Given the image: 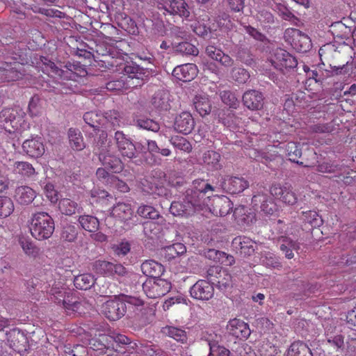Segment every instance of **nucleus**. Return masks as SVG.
<instances>
[{
  "label": "nucleus",
  "mask_w": 356,
  "mask_h": 356,
  "mask_svg": "<svg viewBox=\"0 0 356 356\" xmlns=\"http://www.w3.org/2000/svg\"><path fill=\"white\" fill-rule=\"evenodd\" d=\"M58 209L63 214L72 216L76 211L79 212L81 207L72 200L70 198H63L59 201Z\"/></svg>",
  "instance_id": "39"
},
{
  "label": "nucleus",
  "mask_w": 356,
  "mask_h": 356,
  "mask_svg": "<svg viewBox=\"0 0 356 356\" xmlns=\"http://www.w3.org/2000/svg\"><path fill=\"white\" fill-rule=\"evenodd\" d=\"M172 144L177 148L186 152H190L192 149V146L187 140L183 137L176 136L172 138Z\"/></svg>",
  "instance_id": "60"
},
{
  "label": "nucleus",
  "mask_w": 356,
  "mask_h": 356,
  "mask_svg": "<svg viewBox=\"0 0 356 356\" xmlns=\"http://www.w3.org/2000/svg\"><path fill=\"white\" fill-rule=\"evenodd\" d=\"M205 256L209 259L221 261L222 263H224L225 261L221 259L225 257L226 259L227 260L226 264L227 265H232L234 262V259L232 256L227 255L226 253L221 251L216 250L214 249H209L205 253Z\"/></svg>",
  "instance_id": "50"
},
{
  "label": "nucleus",
  "mask_w": 356,
  "mask_h": 356,
  "mask_svg": "<svg viewBox=\"0 0 356 356\" xmlns=\"http://www.w3.org/2000/svg\"><path fill=\"white\" fill-rule=\"evenodd\" d=\"M22 148L31 157H39L44 153V146L40 137L26 140L22 144Z\"/></svg>",
  "instance_id": "20"
},
{
  "label": "nucleus",
  "mask_w": 356,
  "mask_h": 356,
  "mask_svg": "<svg viewBox=\"0 0 356 356\" xmlns=\"http://www.w3.org/2000/svg\"><path fill=\"white\" fill-rule=\"evenodd\" d=\"M271 195L277 199L280 200L283 203L288 205H293L298 201L296 194L290 186L275 184L270 188Z\"/></svg>",
  "instance_id": "14"
},
{
  "label": "nucleus",
  "mask_w": 356,
  "mask_h": 356,
  "mask_svg": "<svg viewBox=\"0 0 356 356\" xmlns=\"http://www.w3.org/2000/svg\"><path fill=\"white\" fill-rule=\"evenodd\" d=\"M78 227L74 225L67 224L62 228L60 239L66 243H73L77 238Z\"/></svg>",
  "instance_id": "44"
},
{
  "label": "nucleus",
  "mask_w": 356,
  "mask_h": 356,
  "mask_svg": "<svg viewBox=\"0 0 356 356\" xmlns=\"http://www.w3.org/2000/svg\"><path fill=\"white\" fill-rule=\"evenodd\" d=\"M111 216L121 221H127L132 218L133 209L129 204L119 202L113 207Z\"/></svg>",
  "instance_id": "29"
},
{
  "label": "nucleus",
  "mask_w": 356,
  "mask_h": 356,
  "mask_svg": "<svg viewBox=\"0 0 356 356\" xmlns=\"http://www.w3.org/2000/svg\"><path fill=\"white\" fill-rule=\"evenodd\" d=\"M101 119L102 117L93 111L86 112L83 115L85 122L95 130H98L99 131Z\"/></svg>",
  "instance_id": "54"
},
{
  "label": "nucleus",
  "mask_w": 356,
  "mask_h": 356,
  "mask_svg": "<svg viewBox=\"0 0 356 356\" xmlns=\"http://www.w3.org/2000/svg\"><path fill=\"white\" fill-rule=\"evenodd\" d=\"M212 192H208L204 197L209 196L210 201L208 204L204 205L203 210H208L216 216H225L229 214L232 210V203L230 200L225 196H215L211 199Z\"/></svg>",
  "instance_id": "8"
},
{
  "label": "nucleus",
  "mask_w": 356,
  "mask_h": 356,
  "mask_svg": "<svg viewBox=\"0 0 356 356\" xmlns=\"http://www.w3.org/2000/svg\"><path fill=\"white\" fill-rule=\"evenodd\" d=\"M38 67L49 76L60 78L63 80H75L78 76H83L86 73L79 63L68 62L64 67L59 68L56 64L46 57L41 56L37 63Z\"/></svg>",
  "instance_id": "2"
},
{
  "label": "nucleus",
  "mask_w": 356,
  "mask_h": 356,
  "mask_svg": "<svg viewBox=\"0 0 356 356\" xmlns=\"http://www.w3.org/2000/svg\"><path fill=\"white\" fill-rule=\"evenodd\" d=\"M215 338V339H207L210 350L208 356H229V350L225 347L218 345V339L220 337L216 335Z\"/></svg>",
  "instance_id": "45"
},
{
  "label": "nucleus",
  "mask_w": 356,
  "mask_h": 356,
  "mask_svg": "<svg viewBox=\"0 0 356 356\" xmlns=\"http://www.w3.org/2000/svg\"><path fill=\"white\" fill-rule=\"evenodd\" d=\"M276 9L283 19L290 21L293 24H296V21H298V19L285 6L278 4L276 6Z\"/></svg>",
  "instance_id": "59"
},
{
  "label": "nucleus",
  "mask_w": 356,
  "mask_h": 356,
  "mask_svg": "<svg viewBox=\"0 0 356 356\" xmlns=\"http://www.w3.org/2000/svg\"><path fill=\"white\" fill-rule=\"evenodd\" d=\"M213 287L205 280L197 281L190 290L191 297L197 300H208L213 296Z\"/></svg>",
  "instance_id": "15"
},
{
  "label": "nucleus",
  "mask_w": 356,
  "mask_h": 356,
  "mask_svg": "<svg viewBox=\"0 0 356 356\" xmlns=\"http://www.w3.org/2000/svg\"><path fill=\"white\" fill-rule=\"evenodd\" d=\"M40 99L38 96H33L29 104L28 109L31 116H37L41 112Z\"/></svg>",
  "instance_id": "62"
},
{
  "label": "nucleus",
  "mask_w": 356,
  "mask_h": 356,
  "mask_svg": "<svg viewBox=\"0 0 356 356\" xmlns=\"http://www.w3.org/2000/svg\"><path fill=\"white\" fill-rule=\"evenodd\" d=\"M194 106L197 112L201 115L204 116L211 111V104L209 98L206 95H196L193 100Z\"/></svg>",
  "instance_id": "37"
},
{
  "label": "nucleus",
  "mask_w": 356,
  "mask_h": 356,
  "mask_svg": "<svg viewBox=\"0 0 356 356\" xmlns=\"http://www.w3.org/2000/svg\"><path fill=\"white\" fill-rule=\"evenodd\" d=\"M18 243L24 254L30 257L40 258L42 251L29 238L21 236L19 238Z\"/></svg>",
  "instance_id": "27"
},
{
  "label": "nucleus",
  "mask_w": 356,
  "mask_h": 356,
  "mask_svg": "<svg viewBox=\"0 0 356 356\" xmlns=\"http://www.w3.org/2000/svg\"><path fill=\"white\" fill-rule=\"evenodd\" d=\"M214 191L213 187L202 179L193 181L192 188L186 191L183 202L174 201L170 211L173 216H188L197 211H202L204 205L208 204L210 197H204L208 192Z\"/></svg>",
  "instance_id": "1"
},
{
  "label": "nucleus",
  "mask_w": 356,
  "mask_h": 356,
  "mask_svg": "<svg viewBox=\"0 0 356 356\" xmlns=\"http://www.w3.org/2000/svg\"><path fill=\"white\" fill-rule=\"evenodd\" d=\"M243 102L250 110H260L264 105V97L263 95L257 90H248L243 95Z\"/></svg>",
  "instance_id": "19"
},
{
  "label": "nucleus",
  "mask_w": 356,
  "mask_h": 356,
  "mask_svg": "<svg viewBox=\"0 0 356 356\" xmlns=\"http://www.w3.org/2000/svg\"><path fill=\"white\" fill-rule=\"evenodd\" d=\"M99 138L95 143L94 151L96 154L100 155V153H107L111 152L112 145L111 142L108 141L107 133L104 131H99Z\"/></svg>",
  "instance_id": "41"
},
{
  "label": "nucleus",
  "mask_w": 356,
  "mask_h": 356,
  "mask_svg": "<svg viewBox=\"0 0 356 356\" xmlns=\"http://www.w3.org/2000/svg\"><path fill=\"white\" fill-rule=\"evenodd\" d=\"M163 332L181 343L185 342L187 339L186 332L175 327H165L163 328Z\"/></svg>",
  "instance_id": "52"
},
{
  "label": "nucleus",
  "mask_w": 356,
  "mask_h": 356,
  "mask_svg": "<svg viewBox=\"0 0 356 356\" xmlns=\"http://www.w3.org/2000/svg\"><path fill=\"white\" fill-rule=\"evenodd\" d=\"M220 186L227 193L237 194L248 188L249 182L242 177L225 175L220 180Z\"/></svg>",
  "instance_id": "12"
},
{
  "label": "nucleus",
  "mask_w": 356,
  "mask_h": 356,
  "mask_svg": "<svg viewBox=\"0 0 356 356\" xmlns=\"http://www.w3.org/2000/svg\"><path fill=\"white\" fill-rule=\"evenodd\" d=\"M136 125L140 129L152 131L153 132H157L160 129L159 124L156 121L145 116L137 118Z\"/></svg>",
  "instance_id": "47"
},
{
  "label": "nucleus",
  "mask_w": 356,
  "mask_h": 356,
  "mask_svg": "<svg viewBox=\"0 0 356 356\" xmlns=\"http://www.w3.org/2000/svg\"><path fill=\"white\" fill-rule=\"evenodd\" d=\"M215 282L220 290L226 291L232 286V277L227 270H224L221 271L219 277H216Z\"/></svg>",
  "instance_id": "55"
},
{
  "label": "nucleus",
  "mask_w": 356,
  "mask_h": 356,
  "mask_svg": "<svg viewBox=\"0 0 356 356\" xmlns=\"http://www.w3.org/2000/svg\"><path fill=\"white\" fill-rule=\"evenodd\" d=\"M14 211L13 200L6 196H0V218L9 216Z\"/></svg>",
  "instance_id": "51"
},
{
  "label": "nucleus",
  "mask_w": 356,
  "mask_h": 356,
  "mask_svg": "<svg viewBox=\"0 0 356 356\" xmlns=\"http://www.w3.org/2000/svg\"><path fill=\"white\" fill-rule=\"evenodd\" d=\"M141 270L146 276L154 279L162 275L164 268L161 264L154 260H147L141 264Z\"/></svg>",
  "instance_id": "30"
},
{
  "label": "nucleus",
  "mask_w": 356,
  "mask_h": 356,
  "mask_svg": "<svg viewBox=\"0 0 356 356\" xmlns=\"http://www.w3.org/2000/svg\"><path fill=\"white\" fill-rule=\"evenodd\" d=\"M79 222L81 227L89 232H95L99 227L98 219L92 216L83 215L79 218Z\"/></svg>",
  "instance_id": "40"
},
{
  "label": "nucleus",
  "mask_w": 356,
  "mask_h": 356,
  "mask_svg": "<svg viewBox=\"0 0 356 356\" xmlns=\"http://www.w3.org/2000/svg\"><path fill=\"white\" fill-rule=\"evenodd\" d=\"M23 75V65L19 62L5 63L0 66V81H17Z\"/></svg>",
  "instance_id": "13"
},
{
  "label": "nucleus",
  "mask_w": 356,
  "mask_h": 356,
  "mask_svg": "<svg viewBox=\"0 0 356 356\" xmlns=\"http://www.w3.org/2000/svg\"><path fill=\"white\" fill-rule=\"evenodd\" d=\"M284 148L291 161L301 165H303L302 162H299L297 160L302 155V151L296 143L289 142L285 145Z\"/></svg>",
  "instance_id": "49"
},
{
  "label": "nucleus",
  "mask_w": 356,
  "mask_h": 356,
  "mask_svg": "<svg viewBox=\"0 0 356 356\" xmlns=\"http://www.w3.org/2000/svg\"><path fill=\"white\" fill-rule=\"evenodd\" d=\"M164 10L170 15L188 18L190 12L184 0H167L163 4Z\"/></svg>",
  "instance_id": "17"
},
{
  "label": "nucleus",
  "mask_w": 356,
  "mask_h": 356,
  "mask_svg": "<svg viewBox=\"0 0 356 356\" xmlns=\"http://www.w3.org/2000/svg\"><path fill=\"white\" fill-rule=\"evenodd\" d=\"M99 159L104 168L112 170L113 172H118L122 170L121 161L119 158L112 155L111 152L100 153Z\"/></svg>",
  "instance_id": "31"
},
{
  "label": "nucleus",
  "mask_w": 356,
  "mask_h": 356,
  "mask_svg": "<svg viewBox=\"0 0 356 356\" xmlns=\"http://www.w3.org/2000/svg\"><path fill=\"white\" fill-rule=\"evenodd\" d=\"M280 250L284 253L285 257L290 259L294 257L293 250L297 251L300 248L299 243L287 236H281L279 238Z\"/></svg>",
  "instance_id": "32"
},
{
  "label": "nucleus",
  "mask_w": 356,
  "mask_h": 356,
  "mask_svg": "<svg viewBox=\"0 0 356 356\" xmlns=\"http://www.w3.org/2000/svg\"><path fill=\"white\" fill-rule=\"evenodd\" d=\"M202 161L209 170H218L222 167L220 154L213 150L204 153Z\"/></svg>",
  "instance_id": "35"
},
{
  "label": "nucleus",
  "mask_w": 356,
  "mask_h": 356,
  "mask_svg": "<svg viewBox=\"0 0 356 356\" xmlns=\"http://www.w3.org/2000/svg\"><path fill=\"white\" fill-rule=\"evenodd\" d=\"M127 83L123 79L109 81L106 86V89L111 91H120L127 88Z\"/></svg>",
  "instance_id": "64"
},
{
  "label": "nucleus",
  "mask_w": 356,
  "mask_h": 356,
  "mask_svg": "<svg viewBox=\"0 0 356 356\" xmlns=\"http://www.w3.org/2000/svg\"><path fill=\"white\" fill-rule=\"evenodd\" d=\"M50 298L58 305H62L67 313L70 312L84 313L81 309L86 304L85 302L74 301L70 290L64 286L54 284L49 291Z\"/></svg>",
  "instance_id": "4"
},
{
  "label": "nucleus",
  "mask_w": 356,
  "mask_h": 356,
  "mask_svg": "<svg viewBox=\"0 0 356 356\" xmlns=\"http://www.w3.org/2000/svg\"><path fill=\"white\" fill-rule=\"evenodd\" d=\"M285 40L298 52H307L312 47L310 38L298 29L289 28L284 31Z\"/></svg>",
  "instance_id": "6"
},
{
  "label": "nucleus",
  "mask_w": 356,
  "mask_h": 356,
  "mask_svg": "<svg viewBox=\"0 0 356 356\" xmlns=\"http://www.w3.org/2000/svg\"><path fill=\"white\" fill-rule=\"evenodd\" d=\"M152 106L159 111H167L170 108V94L167 90H159L152 99Z\"/></svg>",
  "instance_id": "28"
},
{
  "label": "nucleus",
  "mask_w": 356,
  "mask_h": 356,
  "mask_svg": "<svg viewBox=\"0 0 356 356\" xmlns=\"http://www.w3.org/2000/svg\"><path fill=\"white\" fill-rule=\"evenodd\" d=\"M286 356H312V353L306 343L298 341L291 343Z\"/></svg>",
  "instance_id": "36"
},
{
  "label": "nucleus",
  "mask_w": 356,
  "mask_h": 356,
  "mask_svg": "<svg viewBox=\"0 0 356 356\" xmlns=\"http://www.w3.org/2000/svg\"><path fill=\"white\" fill-rule=\"evenodd\" d=\"M113 263L98 260L93 263L92 269L98 274L106 277H111L113 276Z\"/></svg>",
  "instance_id": "48"
},
{
  "label": "nucleus",
  "mask_w": 356,
  "mask_h": 356,
  "mask_svg": "<svg viewBox=\"0 0 356 356\" xmlns=\"http://www.w3.org/2000/svg\"><path fill=\"white\" fill-rule=\"evenodd\" d=\"M5 335L10 348L19 352L22 350V348L24 347V343H26V339L19 330L17 328L12 329L7 332Z\"/></svg>",
  "instance_id": "25"
},
{
  "label": "nucleus",
  "mask_w": 356,
  "mask_h": 356,
  "mask_svg": "<svg viewBox=\"0 0 356 356\" xmlns=\"http://www.w3.org/2000/svg\"><path fill=\"white\" fill-rule=\"evenodd\" d=\"M254 242L248 237L240 236L234 238L232 248L241 254L250 255L254 252Z\"/></svg>",
  "instance_id": "23"
},
{
  "label": "nucleus",
  "mask_w": 356,
  "mask_h": 356,
  "mask_svg": "<svg viewBox=\"0 0 356 356\" xmlns=\"http://www.w3.org/2000/svg\"><path fill=\"white\" fill-rule=\"evenodd\" d=\"M24 113L17 108H5L0 112V127L9 133L24 127Z\"/></svg>",
  "instance_id": "5"
},
{
  "label": "nucleus",
  "mask_w": 356,
  "mask_h": 356,
  "mask_svg": "<svg viewBox=\"0 0 356 356\" xmlns=\"http://www.w3.org/2000/svg\"><path fill=\"white\" fill-rule=\"evenodd\" d=\"M227 332L237 339H247L250 334L249 325L244 321L234 318L228 322Z\"/></svg>",
  "instance_id": "16"
},
{
  "label": "nucleus",
  "mask_w": 356,
  "mask_h": 356,
  "mask_svg": "<svg viewBox=\"0 0 356 356\" xmlns=\"http://www.w3.org/2000/svg\"><path fill=\"white\" fill-rule=\"evenodd\" d=\"M94 276L90 273H84L74 277V284L76 288L81 290H87L95 284Z\"/></svg>",
  "instance_id": "42"
},
{
  "label": "nucleus",
  "mask_w": 356,
  "mask_h": 356,
  "mask_svg": "<svg viewBox=\"0 0 356 356\" xmlns=\"http://www.w3.org/2000/svg\"><path fill=\"white\" fill-rule=\"evenodd\" d=\"M252 202L254 205L261 203V210L266 215H273L276 211L275 204L266 194L254 195L252 197Z\"/></svg>",
  "instance_id": "26"
},
{
  "label": "nucleus",
  "mask_w": 356,
  "mask_h": 356,
  "mask_svg": "<svg viewBox=\"0 0 356 356\" xmlns=\"http://www.w3.org/2000/svg\"><path fill=\"white\" fill-rule=\"evenodd\" d=\"M327 343L336 350L343 347V337L341 334L332 335L327 334L326 336Z\"/></svg>",
  "instance_id": "61"
},
{
  "label": "nucleus",
  "mask_w": 356,
  "mask_h": 356,
  "mask_svg": "<svg viewBox=\"0 0 356 356\" xmlns=\"http://www.w3.org/2000/svg\"><path fill=\"white\" fill-rule=\"evenodd\" d=\"M54 229V221L47 213L38 212L32 216L29 230L35 239L42 241L49 238Z\"/></svg>",
  "instance_id": "3"
},
{
  "label": "nucleus",
  "mask_w": 356,
  "mask_h": 356,
  "mask_svg": "<svg viewBox=\"0 0 356 356\" xmlns=\"http://www.w3.org/2000/svg\"><path fill=\"white\" fill-rule=\"evenodd\" d=\"M197 67L192 63H187L177 66L172 71V75L177 79L184 82L190 81L197 74Z\"/></svg>",
  "instance_id": "22"
},
{
  "label": "nucleus",
  "mask_w": 356,
  "mask_h": 356,
  "mask_svg": "<svg viewBox=\"0 0 356 356\" xmlns=\"http://www.w3.org/2000/svg\"><path fill=\"white\" fill-rule=\"evenodd\" d=\"M205 51L209 57L219 62L225 67H230L234 65V60L229 55L213 45L207 47Z\"/></svg>",
  "instance_id": "24"
},
{
  "label": "nucleus",
  "mask_w": 356,
  "mask_h": 356,
  "mask_svg": "<svg viewBox=\"0 0 356 356\" xmlns=\"http://www.w3.org/2000/svg\"><path fill=\"white\" fill-rule=\"evenodd\" d=\"M176 51L186 55L196 56L198 54V49L193 44L183 42L179 43L176 47Z\"/></svg>",
  "instance_id": "56"
},
{
  "label": "nucleus",
  "mask_w": 356,
  "mask_h": 356,
  "mask_svg": "<svg viewBox=\"0 0 356 356\" xmlns=\"http://www.w3.org/2000/svg\"><path fill=\"white\" fill-rule=\"evenodd\" d=\"M141 189L147 194L161 196L165 193L162 181L154 177H147L141 181Z\"/></svg>",
  "instance_id": "18"
},
{
  "label": "nucleus",
  "mask_w": 356,
  "mask_h": 356,
  "mask_svg": "<svg viewBox=\"0 0 356 356\" xmlns=\"http://www.w3.org/2000/svg\"><path fill=\"white\" fill-rule=\"evenodd\" d=\"M232 79L239 83H245L250 78L248 72L241 67H234L232 71Z\"/></svg>",
  "instance_id": "58"
},
{
  "label": "nucleus",
  "mask_w": 356,
  "mask_h": 356,
  "mask_svg": "<svg viewBox=\"0 0 356 356\" xmlns=\"http://www.w3.org/2000/svg\"><path fill=\"white\" fill-rule=\"evenodd\" d=\"M186 251V246L183 243H176L165 248L164 256L167 259L170 260L183 254Z\"/></svg>",
  "instance_id": "46"
},
{
  "label": "nucleus",
  "mask_w": 356,
  "mask_h": 356,
  "mask_svg": "<svg viewBox=\"0 0 356 356\" xmlns=\"http://www.w3.org/2000/svg\"><path fill=\"white\" fill-rule=\"evenodd\" d=\"M171 289V283L164 279H147L143 284V289L149 298H157L168 293Z\"/></svg>",
  "instance_id": "7"
},
{
  "label": "nucleus",
  "mask_w": 356,
  "mask_h": 356,
  "mask_svg": "<svg viewBox=\"0 0 356 356\" xmlns=\"http://www.w3.org/2000/svg\"><path fill=\"white\" fill-rule=\"evenodd\" d=\"M120 298H122V301L125 302V305L130 307H142L143 305V300L139 298L138 297L127 296V295H120Z\"/></svg>",
  "instance_id": "63"
},
{
  "label": "nucleus",
  "mask_w": 356,
  "mask_h": 356,
  "mask_svg": "<svg viewBox=\"0 0 356 356\" xmlns=\"http://www.w3.org/2000/svg\"><path fill=\"white\" fill-rule=\"evenodd\" d=\"M114 139L121 155L129 159L136 156V151L140 148V145H142L141 142L134 145L132 140L120 131L115 133Z\"/></svg>",
  "instance_id": "10"
},
{
  "label": "nucleus",
  "mask_w": 356,
  "mask_h": 356,
  "mask_svg": "<svg viewBox=\"0 0 356 356\" xmlns=\"http://www.w3.org/2000/svg\"><path fill=\"white\" fill-rule=\"evenodd\" d=\"M127 306L122 301L120 296L110 299L102 306V312L110 321H117L126 313Z\"/></svg>",
  "instance_id": "9"
},
{
  "label": "nucleus",
  "mask_w": 356,
  "mask_h": 356,
  "mask_svg": "<svg viewBox=\"0 0 356 356\" xmlns=\"http://www.w3.org/2000/svg\"><path fill=\"white\" fill-rule=\"evenodd\" d=\"M220 97L222 101L231 108H236L239 104L238 98L236 97L235 94L232 92L231 91L225 90L221 92Z\"/></svg>",
  "instance_id": "57"
},
{
  "label": "nucleus",
  "mask_w": 356,
  "mask_h": 356,
  "mask_svg": "<svg viewBox=\"0 0 356 356\" xmlns=\"http://www.w3.org/2000/svg\"><path fill=\"white\" fill-rule=\"evenodd\" d=\"M68 138L71 147L76 151L82 150L85 147V143L81 131L74 128L68 130Z\"/></svg>",
  "instance_id": "38"
},
{
  "label": "nucleus",
  "mask_w": 356,
  "mask_h": 356,
  "mask_svg": "<svg viewBox=\"0 0 356 356\" xmlns=\"http://www.w3.org/2000/svg\"><path fill=\"white\" fill-rule=\"evenodd\" d=\"M195 126L194 119L188 112H183L175 119V129L181 134H188Z\"/></svg>",
  "instance_id": "21"
},
{
  "label": "nucleus",
  "mask_w": 356,
  "mask_h": 356,
  "mask_svg": "<svg viewBox=\"0 0 356 356\" xmlns=\"http://www.w3.org/2000/svg\"><path fill=\"white\" fill-rule=\"evenodd\" d=\"M35 197V191L26 186H21L15 190V198L21 204H28Z\"/></svg>",
  "instance_id": "33"
},
{
  "label": "nucleus",
  "mask_w": 356,
  "mask_h": 356,
  "mask_svg": "<svg viewBox=\"0 0 356 356\" xmlns=\"http://www.w3.org/2000/svg\"><path fill=\"white\" fill-rule=\"evenodd\" d=\"M137 213L144 218L149 219H157L160 215L159 211L150 205H141L138 208Z\"/></svg>",
  "instance_id": "53"
},
{
  "label": "nucleus",
  "mask_w": 356,
  "mask_h": 356,
  "mask_svg": "<svg viewBox=\"0 0 356 356\" xmlns=\"http://www.w3.org/2000/svg\"><path fill=\"white\" fill-rule=\"evenodd\" d=\"M209 19V15L207 14L200 17L199 20L194 22L191 24L193 31L198 35L204 37L208 34L210 28L207 22Z\"/></svg>",
  "instance_id": "43"
},
{
  "label": "nucleus",
  "mask_w": 356,
  "mask_h": 356,
  "mask_svg": "<svg viewBox=\"0 0 356 356\" xmlns=\"http://www.w3.org/2000/svg\"><path fill=\"white\" fill-rule=\"evenodd\" d=\"M270 62L275 69L282 72L288 69L294 68L298 64L296 58L282 49H277L273 51Z\"/></svg>",
  "instance_id": "11"
},
{
  "label": "nucleus",
  "mask_w": 356,
  "mask_h": 356,
  "mask_svg": "<svg viewBox=\"0 0 356 356\" xmlns=\"http://www.w3.org/2000/svg\"><path fill=\"white\" fill-rule=\"evenodd\" d=\"M12 169L14 174L22 177H31L35 174V168L27 161H15Z\"/></svg>",
  "instance_id": "34"
}]
</instances>
